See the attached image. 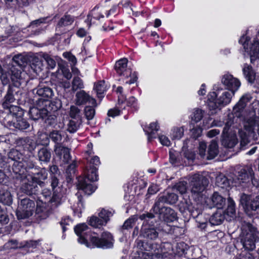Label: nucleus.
<instances>
[{"mask_svg":"<svg viewBox=\"0 0 259 259\" xmlns=\"http://www.w3.org/2000/svg\"><path fill=\"white\" fill-rule=\"evenodd\" d=\"M235 117L233 114H229L225 122V125L224 127L223 132H233V128H234L236 126L234 125Z\"/></svg>","mask_w":259,"mask_h":259,"instance_id":"obj_45","label":"nucleus"},{"mask_svg":"<svg viewBox=\"0 0 259 259\" xmlns=\"http://www.w3.org/2000/svg\"><path fill=\"white\" fill-rule=\"evenodd\" d=\"M184 134V129L182 127H175L171 133L172 138L173 139H180Z\"/></svg>","mask_w":259,"mask_h":259,"instance_id":"obj_62","label":"nucleus"},{"mask_svg":"<svg viewBox=\"0 0 259 259\" xmlns=\"http://www.w3.org/2000/svg\"><path fill=\"white\" fill-rule=\"evenodd\" d=\"M46 139V142L41 144L42 146H48L49 143V139L55 144V146H60L64 141V133L59 129L52 130Z\"/></svg>","mask_w":259,"mask_h":259,"instance_id":"obj_16","label":"nucleus"},{"mask_svg":"<svg viewBox=\"0 0 259 259\" xmlns=\"http://www.w3.org/2000/svg\"><path fill=\"white\" fill-rule=\"evenodd\" d=\"M226 218V220L230 221L236 217L235 203L231 197L228 198L227 208L224 210Z\"/></svg>","mask_w":259,"mask_h":259,"instance_id":"obj_24","label":"nucleus"},{"mask_svg":"<svg viewBox=\"0 0 259 259\" xmlns=\"http://www.w3.org/2000/svg\"><path fill=\"white\" fill-rule=\"evenodd\" d=\"M151 210L154 213L159 214L167 223L172 222L177 219V213L170 207L154 204Z\"/></svg>","mask_w":259,"mask_h":259,"instance_id":"obj_7","label":"nucleus"},{"mask_svg":"<svg viewBox=\"0 0 259 259\" xmlns=\"http://www.w3.org/2000/svg\"><path fill=\"white\" fill-rule=\"evenodd\" d=\"M32 92L33 94L37 95L39 97L43 98L41 99L44 101V103L54 95L53 89L44 85L43 82L39 83L36 88L32 90Z\"/></svg>","mask_w":259,"mask_h":259,"instance_id":"obj_13","label":"nucleus"},{"mask_svg":"<svg viewBox=\"0 0 259 259\" xmlns=\"http://www.w3.org/2000/svg\"><path fill=\"white\" fill-rule=\"evenodd\" d=\"M239 204L247 214L255 211L259 209V195L252 197L251 195L242 193L240 196Z\"/></svg>","mask_w":259,"mask_h":259,"instance_id":"obj_6","label":"nucleus"},{"mask_svg":"<svg viewBox=\"0 0 259 259\" xmlns=\"http://www.w3.org/2000/svg\"><path fill=\"white\" fill-rule=\"evenodd\" d=\"M169 161L172 164L176 163L181 159L180 153L174 149H170L169 152Z\"/></svg>","mask_w":259,"mask_h":259,"instance_id":"obj_54","label":"nucleus"},{"mask_svg":"<svg viewBox=\"0 0 259 259\" xmlns=\"http://www.w3.org/2000/svg\"><path fill=\"white\" fill-rule=\"evenodd\" d=\"M46 146L45 145L40 148L37 154L38 160L45 163L50 161L52 155L50 149L47 148Z\"/></svg>","mask_w":259,"mask_h":259,"instance_id":"obj_29","label":"nucleus"},{"mask_svg":"<svg viewBox=\"0 0 259 259\" xmlns=\"http://www.w3.org/2000/svg\"><path fill=\"white\" fill-rule=\"evenodd\" d=\"M25 59L21 55L15 56L9 63L8 66L9 69L11 71L12 81L20 78L21 72L18 67L22 68L25 66Z\"/></svg>","mask_w":259,"mask_h":259,"instance_id":"obj_10","label":"nucleus"},{"mask_svg":"<svg viewBox=\"0 0 259 259\" xmlns=\"http://www.w3.org/2000/svg\"><path fill=\"white\" fill-rule=\"evenodd\" d=\"M90 224L92 226L96 228L105 225L102 221V219H101L100 218L95 216L92 217L90 219Z\"/></svg>","mask_w":259,"mask_h":259,"instance_id":"obj_64","label":"nucleus"},{"mask_svg":"<svg viewBox=\"0 0 259 259\" xmlns=\"http://www.w3.org/2000/svg\"><path fill=\"white\" fill-rule=\"evenodd\" d=\"M222 82L227 89L231 91V93L234 94L240 86L239 80L230 74H226L223 76Z\"/></svg>","mask_w":259,"mask_h":259,"instance_id":"obj_17","label":"nucleus"},{"mask_svg":"<svg viewBox=\"0 0 259 259\" xmlns=\"http://www.w3.org/2000/svg\"><path fill=\"white\" fill-rule=\"evenodd\" d=\"M157 229L151 226L145 227L141 230V235L145 238L150 240H155L158 236Z\"/></svg>","mask_w":259,"mask_h":259,"instance_id":"obj_25","label":"nucleus"},{"mask_svg":"<svg viewBox=\"0 0 259 259\" xmlns=\"http://www.w3.org/2000/svg\"><path fill=\"white\" fill-rule=\"evenodd\" d=\"M34 157L31 154L22 155V159H21L19 164H16L21 168L26 169H36V166L35 165L34 162Z\"/></svg>","mask_w":259,"mask_h":259,"instance_id":"obj_18","label":"nucleus"},{"mask_svg":"<svg viewBox=\"0 0 259 259\" xmlns=\"http://www.w3.org/2000/svg\"><path fill=\"white\" fill-rule=\"evenodd\" d=\"M12 170L14 173L13 178L17 181L21 182L24 180L26 176L25 175V170L23 168H21L16 164H13Z\"/></svg>","mask_w":259,"mask_h":259,"instance_id":"obj_34","label":"nucleus"},{"mask_svg":"<svg viewBox=\"0 0 259 259\" xmlns=\"http://www.w3.org/2000/svg\"><path fill=\"white\" fill-rule=\"evenodd\" d=\"M251 99V97L249 95H243L234 107L233 111L235 113L241 112L250 101Z\"/></svg>","mask_w":259,"mask_h":259,"instance_id":"obj_31","label":"nucleus"},{"mask_svg":"<svg viewBox=\"0 0 259 259\" xmlns=\"http://www.w3.org/2000/svg\"><path fill=\"white\" fill-rule=\"evenodd\" d=\"M88 229V227L85 224L78 225L74 228V231L79 237V242L84 244L87 247L90 246L88 240L94 246L99 248H110L113 246V237L110 233L104 232L102 234L101 238H99L89 233L87 231Z\"/></svg>","mask_w":259,"mask_h":259,"instance_id":"obj_1","label":"nucleus"},{"mask_svg":"<svg viewBox=\"0 0 259 259\" xmlns=\"http://www.w3.org/2000/svg\"><path fill=\"white\" fill-rule=\"evenodd\" d=\"M257 238L250 237V236H245L242 239V242L244 248L247 250H253L255 248V241Z\"/></svg>","mask_w":259,"mask_h":259,"instance_id":"obj_36","label":"nucleus"},{"mask_svg":"<svg viewBox=\"0 0 259 259\" xmlns=\"http://www.w3.org/2000/svg\"><path fill=\"white\" fill-rule=\"evenodd\" d=\"M46 203L41 202L40 204H37L36 208V214L37 217L40 220L45 219L48 217L50 208L46 207ZM51 209H52L51 207Z\"/></svg>","mask_w":259,"mask_h":259,"instance_id":"obj_33","label":"nucleus"},{"mask_svg":"<svg viewBox=\"0 0 259 259\" xmlns=\"http://www.w3.org/2000/svg\"><path fill=\"white\" fill-rule=\"evenodd\" d=\"M76 166V161L74 160L72 161L71 163L67 166L66 169V177L68 183L71 182L74 178Z\"/></svg>","mask_w":259,"mask_h":259,"instance_id":"obj_35","label":"nucleus"},{"mask_svg":"<svg viewBox=\"0 0 259 259\" xmlns=\"http://www.w3.org/2000/svg\"><path fill=\"white\" fill-rule=\"evenodd\" d=\"M210 200L211 205L213 207H216L218 209H222L226 204V199L218 192L213 193Z\"/></svg>","mask_w":259,"mask_h":259,"instance_id":"obj_27","label":"nucleus"},{"mask_svg":"<svg viewBox=\"0 0 259 259\" xmlns=\"http://www.w3.org/2000/svg\"><path fill=\"white\" fill-rule=\"evenodd\" d=\"M62 106V101L58 98L52 100L49 104L47 109H50L53 112H55L61 109Z\"/></svg>","mask_w":259,"mask_h":259,"instance_id":"obj_49","label":"nucleus"},{"mask_svg":"<svg viewBox=\"0 0 259 259\" xmlns=\"http://www.w3.org/2000/svg\"><path fill=\"white\" fill-rule=\"evenodd\" d=\"M112 215V213L110 211L106 210L103 209L101 212L99 213V216L105 224L108 222L109 220L110 217Z\"/></svg>","mask_w":259,"mask_h":259,"instance_id":"obj_57","label":"nucleus"},{"mask_svg":"<svg viewBox=\"0 0 259 259\" xmlns=\"http://www.w3.org/2000/svg\"><path fill=\"white\" fill-rule=\"evenodd\" d=\"M40 188L39 186L30 178L22 184L20 190L22 193L31 196L37 195L40 191Z\"/></svg>","mask_w":259,"mask_h":259,"instance_id":"obj_14","label":"nucleus"},{"mask_svg":"<svg viewBox=\"0 0 259 259\" xmlns=\"http://www.w3.org/2000/svg\"><path fill=\"white\" fill-rule=\"evenodd\" d=\"M9 222V216L6 208L0 207V223L3 225L7 224Z\"/></svg>","mask_w":259,"mask_h":259,"instance_id":"obj_58","label":"nucleus"},{"mask_svg":"<svg viewBox=\"0 0 259 259\" xmlns=\"http://www.w3.org/2000/svg\"><path fill=\"white\" fill-rule=\"evenodd\" d=\"M187 210L193 218H196L201 213V209L199 208L200 205L196 204V206L189 205L188 203H187Z\"/></svg>","mask_w":259,"mask_h":259,"instance_id":"obj_52","label":"nucleus"},{"mask_svg":"<svg viewBox=\"0 0 259 259\" xmlns=\"http://www.w3.org/2000/svg\"><path fill=\"white\" fill-rule=\"evenodd\" d=\"M157 244L148 243L142 240H138L137 242V247L141 251L143 256H147L149 258L165 259L169 255L166 252L160 253L157 248Z\"/></svg>","mask_w":259,"mask_h":259,"instance_id":"obj_4","label":"nucleus"},{"mask_svg":"<svg viewBox=\"0 0 259 259\" xmlns=\"http://www.w3.org/2000/svg\"><path fill=\"white\" fill-rule=\"evenodd\" d=\"M155 218V215L154 213L151 212H147L146 213H143L142 214H141L139 216V219L141 220H144V221L148 224L149 225V226H152V225H151V223H152V222H150V221L152 220Z\"/></svg>","mask_w":259,"mask_h":259,"instance_id":"obj_60","label":"nucleus"},{"mask_svg":"<svg viewBox=\"0 0 259 259\" xmlns=\"http://www.w3.org/2000/svg\"><path fill=\"white\" fill-rule=\"evenodd\" d=\"M10 78L12 80L11 71L10 70L8 67L7 70L5 69L0 73V79L2 83L4 85H6L9 82Z\"/></svg>","mask_w":259,"mask_h":259,"instance_id":"obj_51","label":"nucleus"},{"mask_svg":"<svg viewBox=\"0 0 259 259\" xmlns=\"http://www.w3.org/2000/svg\"><path fill=\"white\" fill-rule=\"evenodd\" d=\"M46 118L45 123L47 126H50L53 128V130L61 129L63 128V124L60 122H57V116L55 115L50 114L49 111L48 115Z\"/></svg>","mask_w":259,"mask_h":259,"instance_id":"obj_28","label":"nucleus"},{"mask_svg":"<svg viewBox=\"0 0 259 259\" xmlns=\"http://www.w3.org/2000/svg\"><path fill=\"white\" fill-rule=\"evenodd\" d=\"M0 201L5 205H10L13 202V196L5 187L0 188Z\"/></svg>","mask_w":259,"mask_h":259,"instance_id":"obj_32","label":"nucleus"},{"mask_svg":"<svg viewBox=\"0 0 259 259\" xmlns=\"http://www.w3.org/2000/svg\"><path fill=\"white\" fill-rule=\"evenodd\" d=\"M19 110L20 108L16 106H11L9 107V112L5 120L6 124L10 129L15 128L23 131L29 127V123L25 119L17 116Z\"/></svg>","mask_w":259,"mask_h":259,"instance_id":"obj_2","label":"nucleus"},{"mask_svg":"<svg viewBox=\"0 0 259 259\" xmlns=\"http://www.w3.org/2000/svg\"><path fill=\"white\" fill-rule=\"evenodd\" d=\"M69 116L71 119L82 120L81 110L75 106H71L70 107Z\"/></svg>","mask_w":259,"mask_h":259,"instance_id":"obj_47","label":"nucleus"},{"mask_svg":"<svg viewBox=\"0 0 259 259\" xmlns=\"http://www.w3.org/2000/svg\"><path fill=\"white\" fill-rule=\"evenodd\" d=\"M238 142L236 132H223L222 134V145L227 148H233Z\"/></svg>","mask_w":259,"mask_h":259,"instance_id":"obj_15","label":"nucleus"},{"mask_svg":"<svg viewBox=\"0 0 259 259\" xmlns=\"http://www.w3.org/2000/svg\"><path fill=\"white\" fill-rule=\"evenodd\" d=\"M188 180L191 192L194 197L201 196L209 184L208 179L199 174L189 176Z\"/></svg>","mask_w":259,"mask_h":259,"instance_id":"obj_3","label":"nucleus"},{"mask_svg":"<svg viewBox=\"0 0 259 259\" xmlns=\"http://www.w3.org/2000/svg\"><path fill=\"white\" fill-rule=\"evenodd\" d=\"M73 21V19L70 16L65 15L62 17L58 23V26L63 27L70 25Z\"/></svg>","mask_w":259,"mask_h":259,"instance_id":"obj_55","label":"nucleus"},{"mask_svg":"<svg viewBox=\"0 0 259 259\" xmlns=\"http://www.w3.org/2000/svg\"><path fill=\"white\" fill-rule=\"evenodd\" d=\"M84 113L88 120H91L95 116V110L92 106H86L84 109Z\"/></svg>","mask_w":259,"mask_h":259,"instance_id":"obj_59","label":"nucleus"},{"mask_svg":"<svg viewBox=\"0 0 259 259\" xmlns=\"http://www.w3.org/2000/svg\"><path fill=\"white\" fill-rule=\"evenodd\" d=\"M216 185L220 188L227 189L230 187V181L223 175H220L216 177Z\"/></svg>","mask_w":259,"mask_h":259,"instance_id":"obj_40","label":"nucleus"},{"mask_svg":"<svg viewBox=\"0 0 259 259\" xmlns=\"http://www.w3.org/2000/svg\"><path fill=\"white\" fill-rule=\"evenodd\" d=\"M77 189L82 190L85 194L91 195L96 189V187L88 183L84 178H80L78 180Z\"/></svg>","mask_w":259,"mask_h":259,"instance_id":"obj_22","label":"nucleus"},{"mask_svg":"<svg viewBox=\"0 0 259 259\" xmlns=\"http://www.w3.org/2000/svg\"><path fill=\"white\" fill-rule=\"evenodd\" d=\"M127 59L125 58H124L117 61L116 62L115 69L119 74L122 75L123 71L125 70L127 67Z\"/></svg>","mask_w":259,"mask_h":259,"instance_id":"obj_44","label":"nucleus"},{"mask_svg":"<svg viewBox=\"0 0 259 259\" xmlns=\"http://www.w3.org/2000/svg\"><path fill=\"white\" fill-rule=\"evenodd\" d=\"M159 126L157 125L156 122H154L151 123L149 127H148V130H146L147 134L148 135V141L150 142L151 139L155 137L153 136V135L158 130Z\"/></svg>","mask_w":259,"mask_h":259,"instance_id":"obj_50","label":"nucleus"},{"mask_svg":"<svg viewBox=\"0 0 259 259\" xmlns=\"http://www.w3.org/2000/svg\"><path fill=\"white\" fill-rule=\"evenodd\" d=\"M82 122V120L70 119L67 124V131L74 133L80 127Z\"/></svg>","mask_w":259,"mask_h":259,"instance_id":"obj_42","label":"nucleus"},{"mask_svg":"<svg viewBox=\"0 0 259 259\" xmlns=\"http://www.w3.org/2000/svg\"><path fill=\"white\" fill-rule=\"evenodd\" d=\"M83 88V84L82 80L79 77H75L72 82V89L73 91H75L79 89Z\"/></svg>","mask_w":259,"mask_h":259,"instance_id":"obj_61","label":"nucleus"},{"mask_svg":"<svg viewBox=\"0 0 259 259\" xmlns=\"http://www.w3.org/2000/svg\"><path fill=\"white\" fill-rule=\"evenodd\" d=\"M88 102L92 106H96L95 99L92 98L84 91L82 90L76 94V102L77 105L85 104Z\"/></svg>","mask_w":259,"mask_h":259,"instance_id":"obj_21","label":"nucleus"},{"mask_svg":"<svg viewBox=\"0 0 259 259\" xmlns=\"http://www.w3.org/2000/svg\"><path fill=\"white\" fill-rule=\"evenodd\" d=\"M22 155L19 151L14 148L11 149L7 153L8 159L14 161V164L20 163Z\"/></svg>","mask_w":259,"mask_h":259,"instance_id":"obj_37","label":"nucleus"},{"mask_svg":"<svg viewBox=\"0 0 259 259\" xmlns=\"http://www.w3.org/2000/svg\"><path fill=\"white\" fill-rule=\"evenodd\" d=\"M242 229L247 232L245 236H250V237L259 238V232L257 228L249 222H244L242 225Z\"/></svg>","mask_w":259,"mask_h":259,"instance_id":"obj_30","label":"nucleus"},{"mask_svg":"<svg viewBox=\"0 0 259 259\" xmlns=\"http://www.w3.org/2000/svg\"><path fill=\"white\" fill-rule=\"evenodd\" d=\"M207 148L206 144L205 142H201L199 143V154L201 157L210 160L214 158L219 154V147L217 142L214 140H212L210 143L206 154V149Z\"/></svg>","mask_w":259,"mask_h":259,"instance_id":"obj_9","label":"nucleus"},{"mask_svg":"<svg viewBox=\"0 0 259 259\" xmlns=\"http://www.w3.org/2000/svg\"><path fill=\"white\" fill-rule=\"evenodd\" d=\"M204 111L202 109H195L193 113L192 120L197 122L200 121L203 117Z\"/></svg>","mask_w":259,"mask_h":259,"instance_id":"obj_56","label":"nucleus"},{"mask_svg":"<svg viewBox=\"0 0 259 259\" xmlns=\"http://www.w3.org/2000/svg\"><path fill=\"white\" fill-rule=\"evenodd\" d=\"M177 200L178 196L174 193H170L158 197L154 204L162 205H164L165 203L172 204L175 203Z\"/></svg>","mask_w":259,"mask_h":259,"instance_id":"obj_19","label":"nucleus"},{"mask_svg":"<svg viewBox=\"0 0 259 259\" xmlns=\"http://www.w3.org/2000/svg\"><path fill=\"white\" fill-rule=\"evenodd\" d=\"M14 83L9 86V88L6 95L5 97V101L3 103V105L8 103H13L15 100H20L23 94L22 89L19 87L21 83L17 79L13 81Z\"/></svg>","mask_w":259,"mask_h":259,"instance_id":"obj_8","label":"nucleus"},{"mask_svg":"<svg viewBox=\"0 0 259 259\" xmlns=\"http://www.w3.org/2000/svg\"><path fill=\"white\" fill-rule=\"evenodd\" d=\"M243 71L248 81L251 83H253L255 78V73L251 66L245 64L243 67Z\"/></svg>","mask_w":259,"mask_h":259,"instance_id":"obj_39","label":"nucleus"},{"mask_svg":"<svg viewBox=\"0 0 259 259\" xmlns=\"http://www.w3.org/2000/svg\"><path fill=\"white\" fill-rule=\"evenodd\" d=\"M244 128L248 132H253L256 126H259V117L255 115L245 119L243 122Z\"/></svg>","mask_w":259,"mask_h":259,"instance_id":"obj_23","label":"nucleus"},{"mask_svg":"<svg viewBox=\"0 0 259 259\" xmlns=\"http://www.w3.org/2000/svg\"><path fill=\"white\" fill-rule=\"evenodd\" d=\"M211 95V98L208 100V106L210 110H215L217 109H221L222 105L221 104H219V101L217 99L213 98V97H216L218 96V93L217 94L215 92H213Z\"/></svg>","mask_w":259,"mask_h":259,"instance_id":"obj_46","label":"nucleus"},{"mask_svg":"<svg viewBox=\"0 0 259 259\" xmlns=\"http://www.w3.org/2000/svg\"><path fill=\"white\" fill-rule=\"evenodd\" d=\"M69 149L68 148L61 145L55 146L54 147V151L55 154L60 157H61L62 156H63L65 153H66V152H68Z\"/></svg>","mask_w":259,"mask_h":259,"instance_id":"obj_63","label":"nucleus"},{"mask_svg":"<svg viewBox=\"0 0 259 259\" xmlns=\"http://www.w3.org/2000/svg\"><path fill=\"white\" fill-rule=\"evenodd\" d=\"M250 60L252 62L253 57L259 58V41H255L251 45L250 48Z\"/></svg>","mask_w":259,"mask_h":259,"instance_id":"obj_48","label":"nucleus"},{"mask_svg":"<svg viewBox=\"0 0 259 259\" xmlns=\"http://www.w3.org/2000/svg\"><path fill=\"white\" fill-rule=\"evenodd\" d=\"M187 182L186 181H180L175 184L174 188L179 191L181 194H184L187 192L188 188Z\"/></svg>","mask_w":259,"mask_h":259,"instance_id":"obj_53","label":"nucleus"},{"mask_svg":"<svg viewBox=\"0 0 259 259\" xmlns=\"http://www.w3.org/2000/svg\"><path fill=\"white\" fill-rule=\"evenodd\" d=\"M36 107L30 108L29 114L30 117L33 120H37L40 118H45L48 115V109L43 107L44 101L41 99L35 100Z\"/></svg>","mask_w":259,"mask_h":259,"instance_id":"obj_11","label":"nucleus"},{"mask_svg":"<svg viewBox=\"0 0 259 259\" xmlns=\"http://www.w3.org/2000/svg\"><path fill=\"white\" fill-rule=\"evenodd\" d=\"M227 217L223 209H218L209 219V223L212 225H219L221 224Z\"/></svg>","mask_w":259,"mask_h":259,"instance_id":"obj_26","label":"nucleus"},{"mask_svg":"<svg viewBox=\"0 0 259 259\" xmlns=\"http://www.w3.org/2000/svg\"><path fill=\"white\" fill-rule=\"evenodd\" d=\"M59 179L55 176L51 177V185L53 190V195L50 202L54 207H57L61 203L63 194L61 192V188L58 187Z\"/></svg>","mask_w":259,"mask_h":259,"instance_id":"obj_12","label":"nucleus"},{"mask_svg":"<svg viewBox=\"0 0 259 259\" xmlns=\"http://www.w3.org/2000/svg\"><path fill=\"white\" fill-rule=\"evenodd\" d=\"M48 173L46 169L44 168H41L38 172H34L30 178L40 188L44 187L46 185L44 182L47 179Z\"/></svg>","mask_w":259,"mask_h":259,"instance_id":"obj_20","label":"nucleus"},{"mask_svg":"<svg viewBox=\"0 0 259 259\" xmlns=\"http://www.w3.org/2000/svg\"><path fill=\"white\" fill-rule=\"evenodd\" d=\"M234 94V93H230L229 92H225L223 93L222 95L220 96L217 99V101H219V104H221L222 106L229 103Z\"/></svg>","mask_w":259,"mask_h":259,"instance_id":"obj_43","label":"nucleus"},{"mask_svg":"<svg viewBox=\"0 0 259 259\" xmlns=\"http://www.w3.org/2000/svg\"><path fill=\"white\" fill-rule=\"evenodd\" d=\"M94 89L97 93L98 97L100 99L103 98L104 97L103 94L106 91L105 81L100 80L95 83Z\"/></svg>","mask_w":259,"mask_h":259,"instance_id":"obj_41","label":"nucleus"},{"mask_svg":"<svg viewBox=\"0 0 259 259\" xmlns=\"http://www.w3.org/2000/svg\"><path fill=\"white\" fill-rule=\"evenodd\" d=\"M85 171V177L84 179L90 182H94L98 180V175L97 174V168L95 166H89Z\"/></svg>","mask_w":259,"mask_h":259,"instance_id":"obj_38","label":"nucleus"},{"mask_svg":"<svg viewBox=\"0 0 259 259\" xmlns=\"http://www.w3.org/2000/svg\"><path fill=\"white\" fill-rule=\"evenodd\" d=\"M35 202L33 200L25 197L19 199L16 214L18 220L26 219L31 217L35 209Z\"/></svg>","mask_w":259,"mask_h":259,"instance_id":"obj_5","label":"nucleus"}]
</instances>
